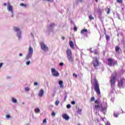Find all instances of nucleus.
I'll return each instance as SVG.
<instances>
[{
	"label": "nucleus",
	"instance_id": "obj_63",
	"mask_svg": "<svg viewBox=\"0 0 125 125\" xmlns=\"http://www.w3.org/2000/svg\"><path fill=\"white\" fill-rule=\"evenodd\" d=\"M95 1H96V2H98V0H95Z\"/></svg>",
	"mask_w": 125,
	"mask_h": 125
},
{
	"label": "nucleus",
	"instance_id": "obj_26",
	"mask_svg": "<svg viewBox=\"0 0 125 125\" xmlns=\"http://www.w3.org/2000/svg\"><path fill=\"white\" fill-rule=\"evenodd\" d=\"M104 35H105L106 40H110V36L106 34V32H104Z\"/></svg>",
	"mask_w": 125,
	"mask_h": 125
},
{
	"label": "nucleus",
	"instance_id": "obj_14",
	"mask_svg": "<svg viewBox=\"0 0 125 125\" xmlns=\"http://www.w3.org/2000/svg\"><path fill=\"white\" fill-rule=\"evenodd\" d=\"M69 46H70L72 49H75V45H74V42H73V41H70L69 42Z\"/></svg>",
	"mask_w": 125,
	"mask_h": 125
},
{
	"label": "nucleus",
	"instance_id": "obj_30",
	"mask_svg": "<svg viewBox=\"0 0 125 125\" xmlns=\"http://www.w3.org/2000/svg\"><path fill=\"white\" fill-rule=\"evenodd\" d=\"M21 6H23V7H27V5L26 4H24V3H21L20 4Z\"/></svg>",
	"mask_w": 125,
	"mask_h": 125
},
{
	"label": "nucleus",
	"instance_id": "obj_4",
	"mask_svg": "<svg viewBox=\"0 0 125 125\" xmlns=\"http://www.w3.org/2000/svg\"><path fill=\"white\" fill-rule=\"evenodd\" d=\"M115 75H112L110 80V83H111V87L112 90L115 89V84H116V76H117V73H115Z\"/></svg>",
	"mask_w": 125,
	"mask_h": 125
},
{
	"label": "nucleus",
	"instance_id": "obj_40",
	"mask_svg": "<svg viewBox=\"0 0 125 125\" xmlns=\"http://www.w3.org/2000/svg\"><path fill=\"white\" fill-rule=\"evenodd\" d=\"M66 107L67 109H70V108H71V104H68L66 105Z\"/></svg>",
	"mask_w": 125,
	"mask_h": 125
},
{
	"label": "nucleus",
	"instance_id": "obj_20",
	"mask_svg": "<svg viewBox=\"0 0 125 125\" xmlns=\"http://www.w3.org/2000/svg\"><path fill=\"white\" fill-rule=\"evenodd\" d=\"M82 111H83V109L82 108H78V110L77 111V114H79V115H81L82 114Z\"/></svg>",
	"mask_w": 125,
	"mask_h": 125
},
{
	"label": "nucleus",
	"instance_id": "obj_9",
	"mask_svg": "<svg viewBox=\"0 0 125 125\" xmlns=\"http://www.w3.org/2000/svg\"><path fill=\"white\" fill-rule=\"evenodd\" d=\"M41 46L42 50L45 51V52H46V51H48V47H47L46 45L44 44V43L43 42L41 43Z\"/></svg>",
	"mask_w": 125,
	"mask_h": 125
},
{
	"label": "nucleus",
	"instance_id": "obj_46",
	"mask_svg": "<svg viewBox=\"0 0 125 125\" xmlns=\"http://www.w3.org/2000/svg\"><path fill=\"white\" fill-rule=\"evenodd\" d=\"M34 85H35V86H38V85H39V83H38V82H35V83H34Z\"/></svg>",
	"mask_w": 125,
	"mask_h": 125
},
{
	"label": "nucleus",
	"instance_id": "obj_59",
	"mask_svg": "<svg viewBox=\"0 0 125 125\" xmlns=\"http://www.w3.org/2000/svg\"><path fill=\"white\" fill-rule=\"evenodd\" d=\"M7 5V4H6V3H4V5L5 6H6Z\"/></svg>",
	"mask_w": 125,
	"mask_h": 125
},
{
	"label": "nucleus",
	"instance_id": "obj_35",
	"mask_svg": "<svg viewBox=\"0 0 125 125\" xmlns=\"http://www.w3.org/2000/svg\"><path fill=\"white\" fill-rule=\"evenodd\" d=\"M59 103H60V102L59 101H57L55 103V105H56V106H58V105H59Z\"/></svg>",
	"mask_w": 125,
	"mask_h": 125
},
{
	"label": "nucleus",
	"instance_id": "obj_31",
	"mask_svg": "<svg viewBox=\"0 0 125 125\" xmlns=\"http://www.w3.org/2000/svg\"><path fill=\"white\" fill-rule=\"evenodd\" d=\"M73 30H74V32H77V31L78 30V27H77V26L74 25V27L73 28Z\"/></svg>",
	"mask_w": 125,
	"mask_h": 125
},
{
	"label": "nucleus",
	"instance_id": "obj_19",
	"mask_svg": "<svg viewBox=\"0 0 125 125\" xmlns=\"http://www.w3.org/2000/svg\"><path fill=\"white\" fill-rule=\"evenodd\" d=\"M34 111L37 114H39L41 112V109L37 107L35 108Z\"/></svg>",
	"mask_w": 125,
	"mask_h": 125
},
{
	"label": "nucleus",
	"instance_id": "obj_1",
	"mask_svg": "<svg viewBox=\"0 0 125 125\" xmlns=\"http://www.w3.org/2000/svg\"><path fill=\"white\" fill-rule=\"evenodd\" d=\"M95 103L98 104V105H95V109H96V110L98 109L99 111H100V112H102L105 115L107 112V103H103L100 104L99 103V99H97L95 101Z\"/></svg>",
	"mask_w": 125,
	"mask_h": 125
},
{
	"label": "nucleus",
	"instance_id": "obj_13",
	"mask_svg": "<svg viewBox=\"0 0 125 125\" xmlns=\"http://www.w3.org/2000/svg\"><path fill=\"white\" fill-rule=\"evenodd\" d=\"M87 29H83L81 31V33L82 35H87Z\"/></svg>",
	"mask_w": 125,
	"mask_h": 125
},
{
	"label": "nucleus",
	"instance_id": "obj_25",
	"mask_svg": "<svg viewBox=\"0 0 125 125\" xmlns=\"http://www.w3.org/2000/svg\"><path fill=\"white\" fill-rule=\"evenodd\" d=\"M64 101H66V99H67V97H68V96L67 95V92H65L64 93Z\"/></svg>",
	"mask_w": 125,
	"mask_h": 125
},
{
	"label": "nucleus",
	"instance_id": "obj_36",
	"mask_svg": "<svg viewBox=\"0 0 125 125\" xmlns=\"http://www.w3.org/2000/svg\"><path fill=\"white\" fill-rule=\"evenodd\" d=\"M92 48L87 49V50H88V51H90V53H93L94 51L92 50Z\"/></svg>",
	"mask_w": 125,
	"mask_h": 125
},
{
	"label": "nucleus",
	"instance_id": "obj_51",
	"mask_svg": "<svg viewBox=\"0 0 125 125\" xmlns=\"http://www.w3.org/2000/svg\"><path fill=\"white\" fill-rule=\"evenodd\" d=\"M116 15L118 18V19H121V18L120 17V15H119V14L116 13Z\"/></svg>",
	"mask_w": 125,
	"mask_h": 125
},
{
	"label": "nucleus",
	"instance_id": "obj_53",
	"mask_svg": "<svg viewBox=\"0 0 125 125\" xmlns=\"http://www.w3.org/2000/svg\"><path fill=\"white\" fill-rule=\"evenodd\" d=\"M33 44L34 46H36V42H35V40H34L33 42Z\"/></svg>",
	"mask_w": 125,
	"mask_h": 125
},
{
	"label": "nucleus",
	"instance_id": "obj_7",
	"mask_svg": "<svg viewBox=\"0 0 125 125\" xmlns=\"http://www.w3.org/2000/svg\"><path fill=\"white\" fill-rule=\"evenodd\" d=\"M54 26H55V24H54V23H50L49 26H48L47 27V31H46V34H48V35H49L50 33H53Z\"/></svg>",
	"mask_w": 125,
	"mask_h": 125
},
{
	"label": "nucleus",
	"instance_id": "obj_5",
	"mask_svg": "<svg viewBox=\"0 0 125 125\" xmlns=\"http://www.w3.org/2000/svg\"><path fill=\"white\" fill-rule=\"evenodd\" d=\"M118 86L119 88H125V79L122 78L118 81Z\"/></svg>",
	"mask_w": 125,
	"mask_h": 125
},
{
	"label": "nucleus",
	"instance_id": "obj_15",
	"mask_svg": "<svg viewBox=\"0 0 125 125\" xmlns=\"http://www.w3.org/2000/svg\"><path fill=\"white\" fill-rule=\"evenodd\" d=\"M97 12L99 14V16H101V15H102V13L103 12V10H101V9L99 8L97 10Z\"/></svg>",
	"mask_w": 125,
	"mask_h": 125
},
{
	"label": "nucleus",
	"instance_id": "obj_44",
	"mask_svg": "<svg viewBox=\"0 0 125 125\" xmlns=\"http://www.w3.org/2000/svg\"><path fill=\"white\" fill-rule=\"evenodd\" d=\"M71 104H72V105H75V104H76V102H75V101H72L71 102Z\"/></svg>",
	"mask_w": 125,
	"mask_h": 125
},
{
	"label": "nucleus",
	"instance_id": "obj_28",
	"mask_svg": "<svg viewBox=\"0 0 125 125\" xmlns=\"http://www.w3.org/2000/svg\"><path fill=\"white\" fill-rule=\"evenodd\" d=\"M17 36L19 39H20V38H21V31H20V32H18Z\"/></svg>",
	"mask_w": 125,
	"mask_h": 125
},
{
	"label": "nucleus",
	"instance_id": "obj_62",
	"mask_svg": "<svg viewBox=\"0 0 125 125\" xmlns=\"http://www.w3.org/2000/svg\"><path fill=\"white\" fill-rule=\"evenodd\" d=\"M19 56H22V54L21 53L20 54Z\"/></svg>",
	"mask_w": 125,
	"mask_h": 125
},
{
	"label": "nucleus",
	"instance_id": "obj_60",
	"mask_svg": "<svg viewBox=\"0 0 125 125\" xmlns=\"http://www.w3.org/2000/svg\"><path fill=\"white\" fill-rule=\"evenodd\" d=\"M32 37L33 38V40H35V38H34V35L33 34L32 35Z\"/></svg>",
	"mask_w": 125,
	"mask_h": 125
},
{
	"label": "nucleus",
	"instance_id": "obj_3",
	"mask_svg": "<svg viewBox=\"0 0 125 125\" xmlns=\"http://www.w3.org/2000/svg\"><path fill=\"white\" fill-rule=\"evenodd\" d=\"M66 55L69 62H70L72 65H74V58H73L72 50H71V49H67L66 50Z\"/></svg>",
	"mask_w": 125,
	"mask_h": 125
},
{
	"label": "nucleus",
	"instance_id": "obj_37",
	"mask_svg": "<svg viewBox=\"0 0 125 125\" xmlns=\"http://www.w3.org/2000/svg\"><path fill=\"white\" fill-rule=\"evenodd\" d=\"M94 100H95V97H92L91 98L90 101H91V102H92V101H94Z\"/></svg>",
	"mask_w": 125,
	"mask_h": 125
},
{
	"label": "nucleus",
	"instance_id": "obj_42",
	"mask_svg": "<svg viewBox=\"0 0 125 125\" xmlns=\"http://www.w3.org/2000/svg\"><path fill=\"white\" fill-rule=\"evenodd\" d=\"M25 91H29V90H30V88L28 87L25 88Z\"/></svg>",
	"mask_w": 125,
	"mask_h": 125
},
{
	"label": "nucleus",
	"instance_id": "obj_38",
	"mask_svg": "<svg viewBox=\"0 0 125 125\" xmlns=\"http://www.w3.org/2000/svg\"><path fill=\"white\" fill-rule=\"evenodd\" d=\"M117 1L118 3H123V0H117Z\"/></svg>",
	"mask_w": 125,
	"mask_h": 125
},
{
	"label": "nucleus",
	"instance_id": "obj_32",
	"mask_svg": "<svg viewBox=\"0 0 125 125\" xmlns=\"http://www.w3.org/2000/svg\"><path fill=\"white\" fill-rule=\"evenodd\" d=\"M28 53L29 54H31L32 53V47H29V49L28 50Z\"/></svg>",
	"mask_w": 125,
	"mask_h": 125
},
{
	"label": "nucleus",
	"instance_id": "obj_50",
	"mask_svg": "<svg viewBox=\"0 0 125 125\" xmlns=\"http://www.w3.org/2000/svg\"><path fill=\"white\" fill-rule=\"evenodd\" d=\"M30 63H31V62H30V61H27V62H26V64L27 65H29V64H30Z\"/></svg>",
	"mask_w": 125,
	"mask_h": 125
},
{
	"label": "nucleus",
	"instance_id": "obj_6",
	"mask_svg": "<svg viewBox=\"0 0 125 125\" xmlns=\"http://www.w3.org/2000/svg\"><path fill=\"white\" fill-rule=\"evenodd\" d=\"M92 64H93V65L95 69H97V67L99 66V61L98 60V58H97V57H94L93 58Z\"/></svg>",
	"mask_w": 125,
	"mask_h": 125
},
{
	"label": "nucleus",
	"instance_id": "obj_56",
	"mask_svg": "<svg viewBox=\"0 0 125 125\" xmlns=\"http://www.w3.org/2000/svg\"><path fill=\"white\" fill-rule=\"evenodd\" d=\"M105 119H106V118H101V120L103 121V122H104V120H105Z\"/></svg>",
	"mask_w": 125,
	"mask_h": 125
},
{
	"label": "nucleus",
	"instance_id": "obj_21",
	"mask_svg": "<svg viewBox=\"0 0 125 125\" xmlns=\"http://www.w3.org/2000/svg\"><path fill=\"white\" fill-rule=\"evenodd\" d=\"M8 10L9 11H11V12H12V11H13L12 6L9 5L8 7Z\"/></svg>",
	"mask_w": 125,
	"mask_h": 125
},
{
	"label": "nucleus",
	"instance_id": "obj_22",
	"mask_svg": "<svg viewBox=\"0 0 125 125\" xmlns=\"http://www.w3.org/2000/svg\"><path fill=\"white\" fill-rule=\"evenodd\" d=\"M84 0H76L75 1L76 4H78L79 2H83Z\"/></svg>",
	"mask_w": 125,
	"mask_h": 125
},
{
	"label": "nucleus",
	"instance_id": "obj_43",
	"mask_svg": "<svg viewBox=\"0 0 125 125\" xmlns=\"http://www.w3.org/2000/svg\"><path fill=\"white\" fill-rule=\"evenodd\" d=\"M59 65H60V66H61V67H62V66H64V63H63V62H60V63H59Z\"/></svg>",
	"mask_w": 125,
	"mask_h": 125
},
{
	"label": "nucleus",
	"instance_id": "obj_52",
	"mask_svg": "<svg viewBox=\"0 0 125 125\" xmlns=\"http://www.w3.org/2000/svg\"><path fill=\"white\" fill-rule=\"evenodd\" d=\"M55 93H56V91H54V93L52 94V96L53 97H54L55 95Z\"/></svg>",
	"mask_w": 125,
	"mask_h": 125
},
{
	"label": "nucleus",
	"instance_id": "obj_8",
	"mask_svg": "<svg viewBox=\"0 0 125 125\" xmlns=\"http://www.w3.org/2000/svg\"><path fill=\"white\" fill-rule=\"evenodd\" d=\"M107 61L109 66H115V65H118V62L117 61H113V59L108 58Z\"/></svg>",
	"mask_w": 125,
	"mask_h": 125
},
{
	"label": "nucleus",
	"instance_id": "obj_58",
	"mask_svg": "<svg viewBox=\"0 0 125 125\" xmlns=\"http://www.w3.org/2000/svg\"><path fill=\"white\" fill-rule=\"evenodd\" d=\"M62 40L63 41H64V40H65V37H62Z\"/></svg>",
	"mask_w": 125,
	"mask_h": 125
},
{
	"label": "nucleus",
	"instance_id": "obj_11",
	"mask_svg": "<svg viewBox=\"0 0 125 125\" xmlns=\"http://www.w3.org/2000/svg\"><path fill=\"white\" fill-rule=\"evenodd\" d=\"M62 118L63 119L65 120V121H69V120L70 119V117H69V116H68L67 114H63L62 115Z\"/></svg>",
	"mask_w": 125,
	"mask_h": 125
},
{
	"label": "nucleus",
	"instance_id": "obj_34",
	"mask_svg": "<svg viewBox=\"0 0 125 125\" xmlns=\"http://www.w3.org/2000/svg\"><path fill=\"white\" fill-rule=\"evenodd\" d=\"M111 12V9L110 8H108L107 9V11L106 12L107 14H109Z\"/></svg>",
	"mask_w": 125,
	"mask_h": 125
},
{
	"label": "nucleus",
	"instance_id": "obj_39",
	"mask_svg": "<svg viewBox=\"0 0 125 125\" xmlns=\"http://www.w3.org/2000/svg\"><path fill=\"white\" fill-rule=\"evenodd\" d=\"M43 125H44V124H46V119H44L43 120V122H42Z\"/></svg>",
	"mask_w": 125,
	"mask_h": 125
},
{
	"label": "nucleus",
	"instance_id": "obj_17",
	"mask_svg": "<svg viewBox=\"0 0 125 125\" xmlns=\"http://www.w3.org/2000/svg\"><path fill=\"white\" fill-rule=\"evenodd\" d=\"M93 53L95 55H99V54H100V53L99 52V51H98V50H95L93 52Z\"/></svg>",
	"mask_w": 125,
	"mask_h": 125
},
{
	"label": "nucleus",
	"instance_id": "obj_18",
	"mask_svg": "<svg viewBox=\"0 0 125 125\" xmlns=\"http://www.w3.org/2000/svg\"><path fill=\"white\" fill-rule=\"evenodd\" d=\"M59 84H60V87H64V86L63 85V81L62 80L59 81Z\"/></svg>",
	"mask_w": 125,
	"mask_h": 125
},
{
	"label": "nucleus",
	"instance_id": "obj_48",
	"mask_svg": "<svg viewBox=\"0 0 125 125\" xmlns=\"http://www.w3.org/2000/svg\"><path fill=\"white\" fill-rule=\"evenodd\" d=\"M51 115H52L53 117H54V116H55V115H56V113H55V112H52Z\"/></svg>",
	"mask_w": 125,
	"mask_h": 125
},
{
	"label": "nucleus",
	"instance_id": "obj_47",
	"mask_svg": "<svg viewBox=\"0 0 125 125\" xmlns=\"http://www.w3.org/2000/svg\"><path fill=\"white\" fill-rule=\"evenodd\" d=\"M44 0H46L47 1H50V2H52V1H53L54 0H43V1H44Z\"/></svg>",
	"mask_w": 125,
	"mask_h": 125
},
{
	"label": "nucleus",
	"instance_id": "obj_29",
	"mask_svg": "<svg viewBox=\"0 0 125 125\" xmlns=\"http://www.w3.org/2000/svg\"><path fill=\"white\" fill-rule=\"evenodd\" d=\"M99 18L100 20V21H101L102 23H103V20L102 19H103V18L102 17V16H99Z\"/></svg>",
	"mask_w": 125,
	"mask_h": 125
},
{
	"label": "nucleus",
	"instance_id": "obj_49",
	"mask_svg": "<svg viewBox=\"0 0 125 125\" xmlns=\"http://www.w3.org/2000/svg\"><path fill=\"white\" fill-rule=\"evenodd\" d=\"M73 77H75V78H78V75L75 73L73 74Z\"/></svg>",
	"mask_w": 125,
	"mask_h": 125
},
{
	"label": "nucleus",
	"instance_id": "obj_2",
	"mask_svg": "<svg viewBox=\"0 0 125 125\" xmlns=\"http://www.w3.org/2000/svg\"><path fill=\"white\" fill-rule=\"evenodd\" d=\"M93 81L92 82V80L91 83L93 85V87L97 95H101V93L100 92V88H99V83L98 82V81H97L96 77H94L93 79Z\"/></svg>",
	"mask_w": 125,
	"mask_h": 125
},
{
	"label": "nucleus",
	"instance_id": "obj_57",
	"mask_svg": "<svg viewBox=\"0 0 125 125\" xmlns=\"http://www.w3.org/2000/svg\"><path fill=\"white\" fill-rule=\"evenodd\" d=\"M2 65H3V63H2V62L0 63V68L1 67V66H2Z\"/></svg>",
	"mask_w": 125,
	"mask_h": 125
},
{
	"label": "nucleus",
	"instance_id": "obj_23",
	"mask_svg": "<svg viewBox=\"0 0 125 125\" xmlns=\"http://www.w3.org/2000/svg\"><path fill=\"white\" fill-rule=\"evenodd\" d=\"M120 50V47L119 46H116L115 47V52H119V51Z\"/></svg>",
	"mask_w": 125,
	"mask_h": 125
},
{
	"label": "nucleus",
	"instance_id": "obj_64",
	"mask_svg": "<svg viewBox=\"0 0 125 125\" xmlns=\"http://www.w3.org/2000/svg\"><path fill=\"white\" fill-rule=\"evenodd\" d=\"M32 53L33 54V48H32Z\"/></svg>",
	"mask_w": 125,
	"mask_h": 125
},
{
	"label": "nucleus",
	"instance_id": "obj_61",
	"mask_svg": "<svg viewBox=\"0 0 125 125\" xmlns=\"http://www.w3.org/2000/svg\"><path fill=\"white\" fill-rule=\"evenodd\" d=\"M71 23H72L73 25H75V23H74L73 21H71Z\"/></svg>",
	"mask_w": 125,
	"mask_h": 125
},
{
	"label": "nucleus",
	"instance_id": "obj_16",
	"mask_svg": "<svg viewBox=\"0 0 125 125\" xmlns=\"http://www.w3.org/2000/svg\"><path fill=\"white\" fill-rule=\"evenodd\" d=\"M14 31H15V32H18V33L21 32V30H20V29H19V28L16 26L14 27Z\"/></svg>",
	"mask_w": 125,
	"mask_h": 125
},
{
	"label": "nucleus",
	"instance_id": "obj_24",
	"mask_svg": "<svg viewBox=\"0 0 125 125\" xmlns=\"http://www.w3.org/2000/svg\"><path fill=\"white\" fill-rule=\"evenodd\" d=\"M12 102L13 103H17V100L14 98H12Z\"/></svg>",
	"mask_w": 125,
	"mask_h": 125
},
{
	"label": "nucleus",
	"instance_id": "obj_12",
	"mask_svg": "<svg viewBox=\"0 0 125 125\" xmlns=\"http://www.w3.org/2000/svg\"><path fill=\"white\" fill-rule=\"evenodd\" d=\"M44 93V91H43V89H42L40 90L39 93H38L39 96H40V97H42L43 96V94Z\"/></svg>",
	"mask_w": 125,
	"mask_h": 125
},
{
	"label": "nucleus",
	"instance_id": "obj_10",
	"mask_svg": "<svg viewBox=\"0 0 125 125\" xmlns=\"http://www.w3.org/2000/svg\"><path fill=\"white\" fill-rule=\"evenodd\" d=\"M51 72H52V74L53 76H54V77H59V75H60L59 72H58V71H56L55 68H52Z\"/></svg>",
	"mask_w": 125,
	"mask_h": 125
},
{
	"label": "nucleus",
	"instance_id": "obj_45",
	"mask_svg": "<svg viewBox=\"0 0 125 125\" xmlns=\"http://www.w3.org/2000/svg\"><path fill=\"white\" fill-rule=\"evenodd\" d=\"M121 9H122V11H121L122 12H124V11H125V7L121 8Z\"/></svg>",
	"mask_w": 125,
	"mask_h": 125
},
{
	"label": "nucleus",
	"instance_id": "obj_55",
	"mask_svg": "<svg viewBox=\"0 0 125 125\" xmlns=\"http://www.w3.org/2000/svg\"><path fill=\"white\" fill-rule=\"evenodd\" d=\"M74 47H76V50L79 49V47H78V46H77V45H74Z\"/></svg>",
	"mask_w": 125,
	"mask_h": 125
},
{
	"label": "nucleus",
	"instance_id": "obj_41",
	"mask_svg": "<svg viewBox=\"0 0 125 125\" xmlns=\"http://www.w3.org/2000/svg\"><path fill=\"white\" fill-rule=\"evenodd\" d=\"M6 118L7 119H10L11 118V116H10V115H6Z\"/></svg>",
	"mask_w": 125,
	"mask_h": 125
},
{
	"label": "nucleus",
	"instance_id": "obj_27",
	"mask_svg": "<svg viewBox=\"0 0 125 125\" xmlns=\"http://www.w3.org/2000/svg\"><path fill=\"white\" fill-rule=\"evenodd\" d=\"M119 115H120V114L119 113H117L115 112L113 113V116L114 117H115V118H118V117H119Z\"/></svg>",
	"mask_w": 125,
	"mask_h": 125
},
{
	"label": "nucleus",
	"instance_id": "obj_33",
	"mask_svg": "<svg viewBox=\"0 0 125 125\" xmlns=\"http://www.w3.org/2000/svg\"><path fill=\"white\" fill-rule=\"evenodd\" d=\"M89 19L90 20H93L94 19V18H93L92 16L90 15L89 16Z\"/></svg>",
	"mask_w": 125,
	"mask_h": 125
},
{
	"label": "nucleus",
	"instance_id": "obj_54",
	"mask_svg": "<svg viewBox=\"0 0 125 125\" xmlns=\"http://www.w3.org/2000/svg\"><path fill=\"white\" fill-rule=\"evenodd\" d=\"M105 125H111V124L110 123V122H107L106 124H105Z\"/></svg>",
	"mask_w": 125,
	"mask_h": 125
}]
</instances>
